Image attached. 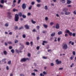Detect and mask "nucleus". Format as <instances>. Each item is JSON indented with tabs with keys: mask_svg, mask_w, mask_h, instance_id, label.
<instances>
[{
	"mask_svg": "<svg viewBox=\"0 0 76 76\" xmlns=\"http://www.w3.org/2000/svg\"><path fill=\"white\" fill-rule=\"evenodd\" d=\"M19 15L20 16V17H21L22 16V13L21 12H20L18 13V15L17 14H16L15 15V20L16 22H18L19 20Z\"/></svg>",
	"mask_w": 76,
	"mask_h": 76,
	"instance_id": "1",
	"label": "nucleus"
},
{
	"mask_svg": "<svg viewBox=\"0 0 76 76\" xmlns=\"http://www.w3.org/2000/svg\"><path fill=\"white\" fill-rule=\"evenodd\" d=\"M63 49H64V50H66L67 48V45L66 44H63L62 45Z\"/></svg>",
	"mask_w": 76,
	"mask_h": 76,
	"instance_id": "2",
	"label": "nucleus"
},
{
	"mask_svg": "<svg viewBox=\"0 0 76 76\" xmlns=\"http://www.w3.org/2000/svg\"><path fill=\"white\" fill-rule=\"evenodd\" d=\"M56 64H61V61H58V60L56 59Z\"/></svg>",
	"mask_w": 76,
	"mask_h": 76,
	"instance_id": "3",
	"label": "nucleus"
},
{
	"mask_svg": "<svg viewBox=\"0 0 76 76\" xmlns=\"http://www.w3.org/2000/svg\"><path fill=\"white\" fill-rule=\"evenodd\" d=\"M26 8V5L25 4L23 3L22 5V8L23 9H25Z\"/></svg>",
	"mask_w": 76,
	"mask_h": 76,
	"instance_id": "4",
	"label": "nucleus"
},
{
	"mask_svg": "<svg viewBox=\"0 0 76 76\" xmlns=\"http://www.w3.org/2000/svg\"><path fill=\"white\" fill-rule=\"evenodd\" d=\"M7 14L8 15V17L9 18V19H11L12 18V15H11V13L10 12H7Z\"/></svg>",
	"mask_w": 76,
	"mask_h": 76,
	"instance_id": "5",
	"label": "nucleus"
},
{
	"mask_svg": "<svg viewBox=\"0 0 76 76\" xmlns=\"http://www.w3.org/2000/svg\"><path fill=\"white\" fill-rule=\"evenodd\" d=\"M59 28H60V25L58 23H56V29H59Z\"/></svg>",
	"mask_w": 76,
	"mask_h": 76,
	"instance_id": "6",
	"label": "nucleus"
},
{
	"mask_svg": "<svg viewBox=\"0 0 76 76\" xmlns=\"http://www.w3.org/2000/svg\"><path fill=\"white\" fill-rule=\"evenodd\" d=\"M26 61V58H23L21 59L20 60V61L21 62H25V61Z\"/></svg>",
	"mask_w": 76,
	"mask_h": 76,
	"instance_id": "7",
	"label": "nucleus"
},
{
	"mask_svg": "<svg viewBox=\"0 0 76 76\" xmlns=\"http://www.w3.org/2000/svg\"><path fill=\"white\" fill-rule=\"evenodd\" d=\"M24 27L26 28V29H29V26L27 24L25 25L24 26Z\"/></svg>",
	"mask_w": 76,
	"mask_h": 76,
	"instance_id": "8",
	"label": "nucleus"
},
{
	"mask_svg": "<svg viewBox=\"0 0 76 76\" xmlns=\"http://www.w3.org/2000/svg\"><path fill=\"white\" fill-rule=\"evenodd\" d=\"M68 10V9H67V8H64L63 10V11L64 12H65V13L67 12Z\"/></svg>",
	"mask_w": 76,
	"mask_h": 76,
	"instance_id": "9",
	"label": "nucleus"
},
{
	"mask_svg": "<svg viewBox=\"0 0 76 76\" xmlns=\"http://www.w3.org/2000/svg\"><path fill=\"white\" fill-rule=\"evenodd\" d=\"M23 48H24V46L23 45H22L20 47V48L19 50H22L23 49Z\"/></svg>",
	"mask_w": 76,
	"mask_h": 76,
	"instance_id": "10",
	"label": "nucleus"
},
{
	"mask_svg": "<svg viewBox=\"0 0 76 76\" xmlns=\"http://www.w3.org/2000/svg\"><path fill=\"white\" fill-rule=\"evenodd\" d=\"M71 2H72L71 1L69 0H67V4H70L71 3Z\"/></svg>",
	"mask_w": 76,
	"mask_h": 76,
	"instance_id": "11",
	"label": "nucleus"
},
{
	"mask_svg": "<svg viewBox=\"0 0 76 76\" xmlns=\"http://www.w3.org/2000/svg\"><path fill=\"white\" fill-rule=\"evenodd\" d=\"M70 12H66L65 13V15H70Z\"/></svg>",
	"mask_w": 76,
	"mask_h": 76,
	"instance_id": "12",
	"label": "nucleus"
},
{
	"mask_svg": "<svg viewBox=\"0 0 76 76\" xmlns=\"http://www.w3.org/2000/svg\"><path fill=\"white\" fill-rule=\"evenodd\" d=\"M12 11L14 12H18V10L16 9L15 8H14L13 9Z\"/></svg>",
	"mask_w": 76,
	"mask_h": 76,
	"instance_id": "13",
	"label": "nucleus"
},
{
	"mask_svg": "<svg viewBox=\"0 0 76 76\" xmlns=\"http://www.w3.org/2000/svg\"><path fill=\"white\" fill-rule=\"evenodd\" d=\"M61 2L62 3L64 4L66 3V0H61Z\"/></svg>",
	"mask_w": 76,
	"mask_h": 76,
	"instance_id": "14",
	"label": "nucleus"
},
{
	"mask_svg": "<svg viewBox=\"0 0 76 76\" xmlns=\"http://www.w3.org/2000/svg\"><path fill=\"white\" fill-rule=\"evenodd\" d=\"M56 35V33L54 32L53 33L51 34V37H54Z\"/></svg>",
	"mask_w": 76,
	"mask_h": 76,
	"instance_id": "15",
	"label": "nucleus"
},
{
	"mask_svg": "<svg viewBox=\"0 0 76 76\" xmlns=\"http://www.w3.org/2000/svg\"><path fill=\"white\" fill-rule=\"evenodd\" d=\"M3 53L4 55H7V51H6L5 50L4 51Z\"/></svg>",
	"mask_w": 76,
	"mask_h": 76,
	"instance_id": "16",
	"label": "nucleus"
},
{
	"mask_svg": "<svg viewBox=\"0 0 76 76\" xmlns=\"http://www.w3.org/2000/svg\"><path fill=\"white\" fill-rule=\"evenodd\" d=\"M58 35H61L62 34V31H60L59 32H58Z\"/></svg>",
	"mask_w": 76,
	"mask_h": 76,
	"instance_id": "17",
	"label": "nucleus"
},
{
	"mask_svg": "<svg viewBox=\"0 0 76 76\" xmlns=\"http://www.w3.org/2000/svg\"><path fill=\"white\" fill-rule=\"evenodd\" d=\"M43 26L45 28H47V27H48V26L46 25L45 24H43Z\"/></svg>",
	"mask_w": 76,
	"mask_h": 76,
	"instance_id": "18",
	"label": "nucleus"
},
{
	"mask_svg": "<svg viewBox=\"0 0 76 76\" xmlns=\"http://www.w3.org/2000/svg\"><path fill=\"white\" fill-rule=\"evenodd\" d=\"M0 2L1 3H2V4H3L4 2V0H1Z\"/></svg>",
	"mask_w": 76,
	"mask_h": 76,
	"instance_id": "19",
	"label": "nucleus"
},
{
	"mask_svg": "<svg viewBox=\"0 0 76 76\" xmlns=\"http://www.w3.org/2000/svg\"><path fill=\"white\" fill-rule=\"evenodd\" d=\"M69 32H70V31H69V30H66L65 33H67L68 34H69Z\"/></svg>",
	"mask_w": 76,
	"mask_h": 76,
	"instance_id": "20",
	"label": "nucleus"
},
{
	"mask_svg": "<svg viewBox=\"0 0 76 76\" xmlns=\"http://www.w3.org/2000/svg\"><path fill=\"white\" fill-rule=\"evenodd\" d=\"M45 10H48V7L47 6H45Z\"/></svg>",
	"mask_w": 76,
	"mask_h": 76,
	"instance_id": "21",
	"label": "nucleus"
},
{
	"mask_svg": "<svg viewBox=\"0 0 76 76\" xmlns=\"http://www.w3.org/2000/svg\"><path fill=\"white\" fill-rule=\"evenodd\" d=\"M31 21L32 22V23H36V22L35 21H34L33 20H31Z\"/></svg>",
	"mask_w": 76,
	"mask_h": 76,
	"instance_id": "22",
	"label": "nucleus"
},
{
	"mask_svg": "<svg viewBox=\"0 0 76 76\" xmlns=\"http://www.w3.org/2000/svg\"><path fill=\"white\" fill-rule=\"evenodd\" d=\"M22 17L23 18H26V15H22Z\"/></svg>",
	"mask_w": 76,
	"mask_h": 76,
	"instance_id": "23",
	"label": "nucleus"
},
{
	"mask_svg": "<svg viewBox=\"0 0 76 76\" xmlns=\"http://www.w3.org/2000/svg\"><path fill=\"white\" fill-rule=\"evenodd\" d=\"M23 37V38H26V35L25 34H23L22 36Z\"/></svg>",
	"mask_w": 76,
	"mask_h": 76,
	"instance_id": "24",
	"label": "nucleus"
},
{
	"mask_svg": "<svg viewBox=\"0 0 76 76\" xmlns=\"http://www.w3.org/2000/svg\"><path fill=\"white\" fill-rule=\"evenodd\" d=\"M11 51L12 53H15V50L13 49H12Z\"/></svg>",
	"mask_w": 76,
	"mask_h": 76,
	"instance_id": "25",
	"label": "nucleus"
},
{
	"mask_svg": "<svg viewBox=\"0 0 76 76\" xmlns=\"http://www.w3.org/2000/svg\"><path fill=\"white\" fill-rule=\"evenodd\" d=\"M5 26H9V24L8 23H6L5 24Z\"/></svg>",
	"mask_w": 76,
	"mask_h": 76,
	"instance_id": "26",
	"label": "nucleus"
},
{
	"mask_svg": "<svg viewBox=\"0 0 76 76\" xmlns=\"http://www.w3.org/2000/svg\"><path fill=\"white\" fill-rule=\"evenodd\" d=\"M7 43L9 44H12V42H8Z\"/></svg>",
	"mask_w": 76,
	"mask_h": 76,
	"instance_id": "27",
	"label": "nucleus"
},
{
	"mask_svg": "<svg viewBox=\"0 0 76 76\" xmlns=\"http://www.w3.org/2000/svg\"><path fill=\"white\" fill-rule=\"evenodd\" d=\"M69 35L70 36H72V32H70L69 33Z\"/></svg>",
	"mask_w": 76,
	"mask_h": 76,
	"instance_id": "28",
	"label": "nucleus"
},
{
	"mask_svg": "<svg viewBox=\"0 0 76 76\" xmlns=\"http://www.w3.org/2000/svg\"><path fill=\"white\" fill-rule=\"evenodd\" d=\"M23 26H21L19 29V30H20V29H23Z\"/></svg>",
	"mask_w": 76,
	"mask_h": 76,
	"instance_id": "29",
	"label": "nucleus"
},
{
	"mask_svg": "<svg viewBox=\"0 0 76 76\" xmlns=\"http://www.w3.org/2000/svg\"><path fill=\"white\" fill-rule=\"evenodd\" d=\"M72 53H73V55H74V56H75V54H76V53L75 52V51H73L72 52Z\"/></svg>",
	"mask_w": 76,
	"mask_h": 76,
	"instance_id": "30",
	"label": "nucleus"
},
{
	"mask_svg": "<svg viewBox=\"0 0 76 76\" xmlns=\"http://www.w3.org/2000/svg\"><path fill=\"white\" fill-rule=\"evenodd\" d=\"M53 24H54V23L53 22H51L50 23V25H51V26H52Z\"/></svg>",
	"mask_w": 76,
	"mask_h": 76,
	"instance_id": "31",
	"label": "nucleus"
},
{
	"mask_svg": "<svg viewBox=\"0 0 76 76\" xmlns=\"http://www.w3.org/2000/svg\"><path fill=\"white\" fill-rule=\"evenodd\" d=\"M8 64H11V61H9L8 62Z\"/></svg>",
	"mask_w": 76,
	"mask_h": 76,
	"instance_id": "32",
	"label": "nucleus"
},
{
	"mask_svg": "<svg viewBox=\"0 0 76 76\" xmlns=\"http://www.w3.org/2000/svg\"><path fill=\"white\" fill-rule=\"evenodd\" d=\"M31 4L32 5H34V4H35V2L32 1L31 2Z\"/></svg>",
	"mask_w": 76,
	"mask_h": 76,
	"instance_id": "33",
	"label": "nucleus"
},
{
	"mask_svg": "<svg viewBox=\"0 0 76 76\" xmlns=\"http://www.w3.org/2000/svg\"><path fill=\"white\" fill-rule=\"evenodd\" d=\"M41 5L39 4H37V7H40Z\"/></svg>",
	"mask_w": 76,
	"mask_h": 76,
	"instance_id": "34",
	"label": "nucleus"
},
{
	"mask_svg": "<svg viewBox=\"0 0 76 76\" xmlns=\"http://www.w3.org/2000/svg\"><path fill=\"white\" fill-rule=\"evenodd\" d=\"M72 35L73 37H75L76 36V34L75 33H73Z\"/></svg>",
	"mask_w": 76,
	"mask_h": 76,
	"instance_id": "35",
	"label": "nucleus"
},
{
	"mask_svg": "<svg viewBox=\"0 0 76 76\" xmlns=\"http://www.w3.org/2000/svg\"><path fill=\"white\" fill-rule=\"evenodd\" d=\"M26 44L27 45H29V43L28 42H26Z\"/></svg>",
	"mask_w": 76,
	"mask_h": 76,
	"instance_id": "36",
	"label": "nucleus"
},
{
	"mask_svg": "<svg viewBox=\"0 0 76 76\" xmlns=\"http://www.w3.org/2000/svg\"><path fill=\"white\" fill-rule=\"evenodd\" d=\"M20 1H21V0H18V4H19L20 3Z\"/></svg>",
	"mask_w": 76,
	"mask_h": 76,
	"instance_id": "37",
	"label": "nucleus"
},
{
	"mask_svg": "<svg viewBox=\"0 0 76 76\" xmlns=\"http://www.w3.org/2000/svg\"><path fill=\"white\" fill-rule=\"evenodd\" d=\"M42 58H44V59H47V57H45L44 56H43L42 57Z\"/></svg>",
	"mask_w": 76,
	"mask_h": 76,
	"instance_id": "38",
	"label": "nucleus"
},
{
	"mask_svg": "<svg viewBox=\"0 0 76 76\" xmlns=\"http://www.w3.org/2000/svg\"><path fill=\"white\" fill-rule=\"evenodd\" d=\"M73 13L74 15H76V10H75Z\"/></svg>",
	"mask_w": 76,
	"mask_h": 76,
	"instance_id": "39",
	"label": "nucleus"
},
{
	"mask_svg": "<svg viewBox=\"0 0 76 76\" xmlns=\"http://www.w3.org/2000/svg\"><path fill=\"white\" fill-rule=\"evenodd\" d=\"M43 73L44 74V75H47V72H45V71L43 72Z\"/></svg>",
	"mask_w": 76,
	"mask_h": 76,
	"instance_id": "40",
	"label": "nucleus"
},
{
	"mask_svg": "<svg viewBox=\"0 0 76 76\" xmlns=\"http://www.w3.org/2000/svg\"><path fill=\"white\" fill-rule=\"evenodd\" d=\"M48 52H50V51L51 52H52V50H51V49L48 50Z\"/></svg>",
	"mask_w": 76,
	"mask_h": 76,
	"instance_id": "41",
	"label": "nucleus"
},
{
	"mask_svg": "<svg viewBox=\"0 0 76 76\" xmlns=\"http://www.w3.org/2000/svg\"><path fill=\"white\" fill-rule=\"evenodd\" d=\"M36 1L38 3H40L41 2V0H36Z\"/></svg>",
	"mask_w": 76,
	"mask_h": 76,
	"instance_id": "42",
	"label": "nucleus"
},
{
	"mask_svg": "<svg viewBox=\"0 0 76 76\" xmlns=\"http://www.w3.org/2000/svg\"><path fill=\"white\" fill-rule=\"evenodd\" d=\"M17 42H18V40H15V43L16 44L17 43Z\"/></svg>",
	"mask_w": 76,
	"mask_h": 76,
	"instance_id": "43",
	"label": "nucleus"
},
{
	"mask_svg": "<svg viewBox=\"0 0 76 76\" xmlns=\"http://www.w3.org/2000/svg\"><path fill=\"white\" fill-rule=\"evenodd\" d=\"M30 44H31V46H32V45H33V42H30Z\"/></svg>",
	"mask_w": 76,
	"mask_h": 76,
	"instance_id": "44",
	"label": "nucleus"
},
{
	"mask_svg": "<svg viewBox=\"0 0 76 76\" xmlns=\"http://www.w3.org/2000/svg\"><path fill=\"white\" fill-rule=\"evenodd\" d=\"M31 75L33 76H35V73H31Z\"/></svg>",
	"mask_w": 76,
	"mask_h": 76,
	"instance_id": "45",
	"label": "nucleus"
},
{
	"mask_svg": "<svg viewBox=\"0 0 76 76\" xmlns=\"http://www.w3.org/2000/svg\"><path fill=\"white\" fill-rule=\"evenodd\" d=\"M18 28V27L17 26L15 27V29L16 30H17Z\"/></svg>",
	"mask_w": 76,
	"mask_h": 76,
	"instance_id": "46",
	"label": "nucleus"
},
{
	"mask_svg": "<svg viewBox=\"0 0 76 76\" xmlns=\"http://www.w3.org/2000/svg\"><path fill=\"white\" fill-rule=\"evenodd\" d=\"M43 42L44 43H45V44H47V43L48 42L47 41H43Z\"/></svg>",
	"mask_w": 76,
	"mask_h": 76,
	"instance_id": "47",
	"label": "nucleus"
},
{
	"mask_svg": "<svg viewBox=\"0 0 76 76\" xmlns=\"http://www.w3.org/2000/svg\"><path fill=\"white\" fill-rule=\"evenodd\" d=\"M50 65L51 66H54V64L53 63H51Z\"/></svg>",
	"mask_w": 76,
	"mask_h": 76,
	"instance_id": "48",
	"label": "nucleus"
},
{
	"mask_svg": "<svg viewBox=\"0 0 76 76\" xmlns=\"http://www.w3.org/2000/svg\"><path fill=\"white\" fill-rule=\"evenodd\" d=\"M31 15V13L28 12V13L27 15L28 16H30Z\"/></svg>",
	"mask_w": 76,
	"mask_h": 76,
	"instance_id": "49",
	"label": "nucleus"
},
{
	"mask_svg": "<svg viewBox=\"0 0 76 76\" xmlns=\"http://www.w3.org/2000/svg\"><path fill=\"white\" fill-rule=\"evenodd\" d=\"M47 32V31H42V33L43 34H45V33H46Z\"/></svg>",
	"mask_w": 76,
	"mask_h": 76,
	"instance_id": "50",
	"label": "nucleus"
},
{
	"mask_svg": "<svg viewBox=\"0 0 76 76\" xmlns=\"http://www.w3.org/2000/svg\"><path fill=\"white\" fill-rule=\"evenodd\" d=\"M40 76H44V75L42 74V73H40Z\"/></svg>",
	"mask_w": 76,
	"mask_h": 76,
	"instance_id": "51",
	"label": "nucleus"
},
{
	"mask_svg": "<svg viewBox=\"0 0 76 76\" xmlns=\"http://www.w3.org/2000/svg\"><path fill=\"white\" fill-rule=\"evenodd\" d=\"M31 8H32V6H31L30 7H29L28 9L29 10H31Z\"/></svg>",
	"mask_w": 76,
	"mask_h": 76,
	"instance_id": "52",
	"label": "nucleus"
},
{
	"mask_svg": "<svg viewBox=\"0 0 76 76\" xmlns=\"http://www.w3.org/2000/svg\"><path fill=\"white\" fill-rule=\"evenodd\" d=\"M15 3H13L12 4V7H15Z\"/></svg>",
	"mask_w": 76,
	"mask_h": 76,
	"instance_id": "53",
	"label": "nucleus"
},
{
	"mask_svg": "<svg viewBox=\"0 0 76 76\" xmlns=\"http://www.w3.org/2000/svg\"><path fill=\"white\" fill-rule=\"evenodd\" d=\"M5 60H6V58L3 59L2 60V61H4Z\"/></svg>",
	"mask_w": 76,
	"mask_h": 76,
	"instance_id": "54",
	"label": "nucleus"
},
{
	"mask_svg": "<svg viewBox=\"0 0 76 76\" xmlns=\"http://www.w3.org/2000/svg\"><path fill=\"white\" fill-rule=\"evenodd\" d=\"M58 41L59 42L60 41V37H59L58 39Z\"/></svg>",
	"mask_w": 76,
	"mask_h": 76,
	"instance_id": "55",
	"label": "nucleus"
},
{
	"mask_svg": "<svg viewBox=\"0 0 76 76\" xmlns=\"http://www.w3.org/2000/svg\"><path fill=\"white\" fill-rule=\"evenodd\" d=\"M48 18H47V17H46L45 18V20H48Z\"/></svg>",
	"mask_w": 76,
	"mask_h": 76,
	"instance_id": "56",
	"label": "nucleus"
},
{
	"mask_svg": "<svg viewBox=\"0 0 76 76\" xmlns=\"http://www.w3.org/2000/svg\"><path fill=\"white\" fill-rule=\"evenodd\" d=\"M36 49H37V50H39V46H37V47Z\"/></svg>",
	"mask_w": 76,
	"mask_h": 76,
	"instance_id": "57",
	"label": "nucleus"
},
{
	"mask_svg": "<svg viewBox=\"0 0 76 76\" xmlns=\"http://www.w3.org/2000/svg\"><path fill=\"white\" fill-rule=\"evenodd\" d=\"M60 15H64V13H63V12H62L60 13Z\"/></svg>",
	"mask_w": 76,
	"mask_h": 76,
	"instance_id": "58",
	"label": "nucleus"
},
{
	"mask_svg": "<svg viewBox=\"0 0 76 76\" xmlns=\"http://www.w3.org/2000/svg\"><path fill=\"white\" fill-rule=\"evenodd\" d=\"M20 76H25V75H24L23 74H20Z\"/></svg>",
	"mask_w": 76,
	"mask_h": 76,
	"instance_id": "59",
	"label": "nucleus"
},
{
	"mask_svg": "<svg viewBox=\"0 0 76 76\" xmlns=\"http://www.w3.org/2000/svg\"><path fill=\"white\" fill-rule=\"evenodd\" d=\"M37 29H39V26H37Z\"/></svg>",
	"mask_w": 76,
	"mask_h": 76,
	"instance_id": "60",
	"label": "nucleus"
},
{
	"mask_svg": "<svg viewBox=\"0 0 76 76\" xmlns=\"http://www.w3.org/2000/svg\"><path fill=\"white\" fill-rule=\"evenodd\" d=\"M9 49H10V50L12 49V47L11 46H9Z\"/></svg>",
	"mask_w": 76,
	"mask_h": 76,
	"instance_id": "61",
	"label": "nucleus"
},
{
	"mask_svg": "<svg viewBox=\"0 0 76 76\" xmlns=\"http://www.w3.org/2000/svg\"><path fill=\"white\" fill-rule=\"evenodd\" d=\"M15 51L17 53H19V51L17 49L15 50Z\"/></svg>",
	"mask_w": 76,
	"mask_h": 76,
	"instance_id": "62",
	"label": "nucleus"
},
{
	"mask_svg": "<svg viewBox=\"0 0 76 76\" xmlns=\"http://www.w3.org/2000/svg\"><path fill=\"white\" fill-rule=\"evenodd\" d=\"M28 57H30L31 56V54L28 53Z\"/></svg>",
	"mask_w": 76,
	"mask_h": 76,
	"instance_id": "63",
	"label": "nucleus"
},
{
	"mask_svg": "<svg viewBox=\"0 0 76 76\" xmlns=\"http://www.w3.org/2000/svg\"><path fill=\"white\" fill-rule=\"evenodd\" d=\"M67 36H68V34H65V37H67Z\"/></svg>",
	"mask_w": 76,
	"mask_h": 76,
	"instance_id": "64",
	"label": "nucleus"
}]
</instances>
